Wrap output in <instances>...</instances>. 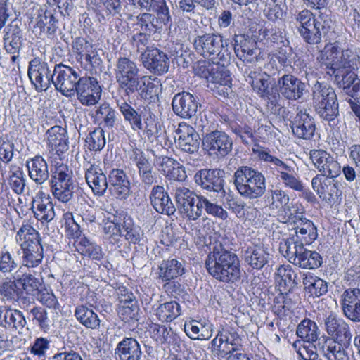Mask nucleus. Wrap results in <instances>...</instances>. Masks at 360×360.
<instances>
[{
    "label": "nucleus",
    "instance_id": "nucleus-1",
    "mask_svg": "<svg viewBox=\"0 0 360 360\" xmlns=\"http://www.w3.org/2000/svg\"><path fill=\"white\" fill-rule=\"evenodd\" d=\"M205 264L208 273L219 281L233 283L240 276L237 255L221 246L213 248L208 254Z\"/></svg>",
    "mask_w": 360,
    "mask_h": 360
},
{
    "label": "nucleus",
    "instance_id": "nucleus-2",
    "mask_svg": "<svg viewBox=\"0 0 360 360\" xmlns=\"http://www.w3.org/2000/svg\"><path fill=\"white\" fill-rule=\"evenodd\" d=\"M259 49H249V64L255 61L259 65L257 68L250 70L249 77L251 78V86L260 97L267 102L268 109L274 114H276L280 110V105L278 101L280 99V94L274 84L271 83L270 75L261 70V65L264 63V58L260 56Z\"/></svg>",
    "mask_w": 360,
    "mask_h": 360
},
{
    "label": "nucleus",
    "instance_id": "nucleus-3",
    "mask_svg": "<svg viewBox=\"0 0 360 360\" xmlns=\"http://www.w3.org/2000/svg\"><path fill=\"white\" fill-rule=\"evenodd\" d=\"M15 241L22 250V264L25 267L35 268L41 264L44 248L40 234L30 224H22L15 235Z\"/></svg>",
    "mask_w": 360,
    "mask_h": 360
},
{
    "label": "nucleus",
    "instance_id": "nucleus-4",
    "mask_svg": "<svg viewBox=\"0 0 360 360\" xmlns=\"http://www.w3.org/2000/svg\"><path fill=\"white\" fill-rule=\"evenodd\" d=\"M312 100L319 117L330 126L335 125L339 116V103L334 89L328 84L317 81L312 87Z\"/></svg>",
    "mask_w": 360,
    "mask_h": 360
},
{
    "label": "nucleus",
    "instance_id": "nucleus-5",
    "mask_svg": "<svg viewBox=\"0 0 360 360\" xmlns=\"http://www.w3.org/2000/svg\"><path fill=\"white\" fill-rule=\"evenodd\" d=\"M177 148L183 153L180 160L191 166H195L199 160L200 137L195 129L184 122H181L176 130Z\"/></svg>",
    "mask_w": 360,
    "mask_h": 360
},
{
    "label": "nucleus",
    "instance_id": "nucleus-6",
    "mask_svg": "<svg viewBox=\"0 0 360 360\" xmlns=\"http://www.w3.org/2000/svg\"><path fill=\"white\" fill-rule=\"evenodd\" d=\"M49 184L55 198L64 203L71 200L75 186L72 171L67 165L57 163L51 168Z\"/></svg>",
    "mask_w": 360,
    "mask_h": 360
},
{
    "label": "nucleus",
    "instance_id": "nucleus-7",
    "mask_svg": "<svg viewBox=\"0 0 360 360\" xmlns=\"http://www.w3.org/2000/svg\"><path fill=\"white\" fill-rule=\"evenodd\" d=\"M114 74L119 91L124 96L136 90L139 80L143 77L137 63L127 57H120L115 65Z\"/></svg>",
    "mask_w": 360,
    "mask_h": 360
},
{
    "label": "nucleus",
    "instance_id": "nucleus-8",
    "mask_svg": "<svg viewBox=\"0 0 360 360\" xmlns=\"http://www.w3.org/2000/svg\"><path fill=\"white\" fill-rule=\"evenodd\" d=\"M193 45L196 53L207 59V62L225 60L227 49L224 46L221 35L205 34L198 36Z\"/></svg>",
    "mask_w": 360,
    "mask_h": 360
},
{
    "label": "nucleus",
    "instance_id": "nucleus-9",
    "mask_svg": "<svg viewBox=\"0 0 360 360\" xmlns=\"http://www.w3.org/2000/svg\"><path fill=\"white\" fill-rule=\"evenodd\" d=\"M80 70L63 63L56 64L53 67V86L65 96H71L75 94L79 80L81 79Z\"/></svg>",
    "mask_w": 360,
    "mask_h": 360
},
{
    "label": "nucleus",
    "instance_id": "nucleus-10",
    "mask_svg": "<svg viewBox=\"0 0 360 360\" xmlns=\"http://www.w3.org/2000/svg\"><path fill=\"white\" fill-rule=\"evenodd\" d=\"M27 76L37 92L45 91L51 84L53 85V69L39 57H35L29 62Z\"/></svg>",
    "mask_w": 360,
    "mask_h": 360
},
{
    "label": "nucleus",
    "instance_id": "nucleus-11",
    "mask_svg": "<svg viewBox=\"0 0 360 360\" xmlns=\"http://www.w3.org/2000/svg\"><path fill=\"white\" fill-rule=\"evenodd\" d=\"M224 60L198 61L194 68L196 75L205 78L208 82L216 84H223L227 86L231 84L229 71L226 69Z\"/></svg>",
    "mask_w": 360,
    "mask_h": 360
},
{
    "label": "nucleus",
    "instance_id": "nucleus-12",
    "mask_svg": "<svg viewBox=\"0 0 360 360\" xmlns=\"http://www.w3.org/2000/svg\"><path fill=\"white\" fill-rule=\"evenodd\" d=\"M152 338L164 349L170 352L182 353L188 349L187 344L170 327L153 323L150 326Z\"/></svg>",
    "mask_w": 360,
    "mask_h": 360
},
{
    "label": "nucleus",
    "instance_id": "nucleus-13",
    "mask_svg": "<svg viewBox=\"0 0 360 360\" xmlns=\"http://www.w3.org/2000/svg\"><path fill=\"white\" fill-rule=\"evenodd\" d=\"M193 191L184 186L176 187L174 198L179 212L190 220H196L200 217V198Z\"/></svg>",
    "mask_w": 360,
    "mask_h": 360
},
{
    "label": "nucleus",
    "instance_id": "nucleus-14",
    "mask_svg": "<svg viewBox=\"0 0 360 360\" xmlns=\"http://www.w3.org/2000/svg\"><path fill=\"white\" fill-rule=\"evenodd\" d=\"M333 179L317 174L311 181L314 191L323 201L331 206L339 204L342 199V191L339 188L338 181Z\"/></svg>",
    "mask_w": 360,
    "mask_h": 360
},
{
    "label": "nucleus",
    "instance_id": "nucleus-15",
    "mask_svg": "<svg viewBox=\"0 0 360 360\" xmlns=\"http://www.w3.org/2000/svg\"><path fill=\"white\" fill-rule=\"evenodd\" d=\"M232 146V140L221 131H213L207 134L202 139L203 149L210 156L224 158L231 151Z\"/></svg>",
    "mask_w": 360,
    "mask_h": 360
},
{
    "label": "nucleus",
    "instance_id": "nucleus-16",
    "mask_svg": "<svg viewBox=\"0 0 360 360\" xmlns=\"http://www.w3.org/2000/svg\"><path fill=\"white\" fill-rule=\"evenodd\" d=\"M288 220L292 225L291 230L295 231V234H290L304 245H311L317 237V228L312 221L298 215L297 213H290L288 215Z\"/></svg>",
    "mask_w": 360,
    "mask_h": 360
},
{
    "label": "nucleus",
    "instance_id": "nucleus-17",
    "mask_svg": "<svg viewBox=\"0 0 360 360\" xmlns=\"http://www.w3.org/2000/svg\"><path fill=\"white\" fill-rule=\"evenodd\" d=\"M324 329L327 339L337 341L352 342L351 328L342 318L334 312H330L323 319Z\"/></svg>",
    "mask_w": 360,
    "mask_h": 360
},
{
    "label": "nucleus",
    "instance_id": "nucleus-18",
    "mask_svg": "<svg viewBox=\"0 0 360 360\" xmlns=\"http://www.w3.org/2000/svg\"><path fill=\"white\" fill-rule=\"evenodd\" d=\"M333 22L324 13H320L314 20L304 28H299V32L304 41L311 44L321 42L323 35H326L331 28Z\"/></svg>",
    "mask_w": 360,
    "mask_h": 360
},
{
    "label": "nucleus",
    "instance_id": "nucleus-19",
    "mask_svg": "<svg viewBox=\"0 0 360 360\" xmlns=\"http://www.w3.org/2000/svg\"><path fill=\"white\" fill-rule=\"evenodd\" d=\"M352 342L337 341L322 336L316 343V350L327 360H349L347 349Z\"/></svg>",
    "mask_w": 360,
    "mask_h": 360
},
{
    "label": "nucleus",
    "instance_id": "nucleus-20",
    "mask_svg": "<svg viewBox=\"0 0 360 360\" xmlns=\"http://www.w3.org/2000/svg\"><path fill=\"white\" fill-rule=\"evenodd\" d=\"M289 121L292 132L297 139L311 140L314 136L315 120L307 110H297V113L291 116Z\"/></svg>",
    "mask_w": 360,
    "mask_h": 360
},
{
    "label": "nucleus",
    "instance_id": "nucleus-21",
    "mask_svg": "<svg viewBox=\"0 0 360 360\" xmlns=\"http://www.w3.org/2000/svg\"><path fill=\"white\" fill-rule=\"evenodd\" d=\"M79 81L75 88L79 101L86 106L96 104L101 98L102 91L97 79L93 77L85 76Z\"/></svg>",
    "mask_w": 360,
    "mask_h": 360
},
{
    "label": "nucleus",
    "instance_id": "nucleus-22",
    "mask_svg": "<svg viewBox=\"0 0 360 360\" xmlns=\"http://www.w3.org/2000/svg\"><path fill=\"white\" fill-rule=\"evenodd\" d=\"M309 155L314 167L323 177L336 178L340 174V165L326 150H311Z\"/></svg>",
    "mask_w": 360,
    "mask_h": 360
},
{
    "label": "nucleus",
    "instance_id": "nucleus-23",
    "mask_svg": "<svg viewBox=\"0 0 360 360\" xmlns=\"http://www.w3.org/2000/svg\"><path fill=\"white\" fill-rule=\"evenodd\" d=\"M200 106L198 98L186 91L175 94L172 101L173 112L183 119L193 117Z\"/></svg>",
    "mask_w": 360,
    "mask_h": 360
},
{
    "label": "nucleus",
    "instance_id": "nucleus-24",
    "mask_svg": "<svg viewBox=\"0 0 360 360\" xmlns=\"http://www.w3.org/2000/svg\"><path fill=\"white\" fill-rule=\"evenodd\" d=\"M142 58L144 66L155 75H162L169 70V59L167 54L154 46L146 48Z\"/></svg>",
    "mask_w": 360,
    "mask_h": 360
},
{
    "label": "nucleus",
    "instance_id": "nucleus-25",
    "mask_svg": "<svg viewBox=\"0 0 360 360\" xmlns=\"http://www.w3.org/2000/svg\"><path fill=\"white\" fill-rule=\"evenodd\" d=\"M85 179L92 192L98 196L104 195L108 188V179L99 165L87 162L84 164Z\"/></svg>",
    "mask_w": 360,
    "mask_h": 360
},
{
    "label": "nucleus",
    "instance_id": "nucleus-26",
    "mask_svg": "<svg viewBox=\"0 0 360 360\" xmlns=\"http://www.w3.org/2000/svg\"><path fill=\"white\" fill-rule=\"evenodd\" d=\"M278 87L279 94L291 101L299 100L306 91L305 83L290 74H285L278 79Z\"/></svg>",
    "mask_w": 360,
    "mask_h": 360
},
{
    "label": "nucleus",
    "instance_id": "nucleus-27",
    "mask_svg": "<svg viewBox=\"0 0 360 360\" xmlns=\"http://www.w3.org/2000/svg\"><path fill=\"white\" fill-rule=\"evenodd\" d=\"M343 315L352 322H360V288L346 289L341 296Z\"/></svg>",
    "mask_w": 360,
    "mask_h": 360
},
{
    "label": "nucleus",
    "instance_id": "nucleus-28",
    "mask_svg": "<svg viewBox=\"0 0 360 360\" xmlns=\"http://www.w3.org/2000/svg\"><path fill=\"white\" fill-rule=\"evenodd\" d=\"M224 171L221 169H204L194 176L195 183L203 189L219 193L224 191Z\"/></svg>",
    "mask_w": 360,
    "mask_h": 360
},
{
    "label": "nucleus",
    "instance_id": "nucleus-29",
    "mask_svg": "<svg viewBox=\"0 0 360 360\" xmlns=\"http://www.w3.org/2000/svg\"><path fill=\"white\" fill-rule=\"evenodd\" d=\"M22 23L18 19L13 20L4 30V47L11 54L19 53L23 46Z\"/></svg>",
    "mask_w": 360,
    "mask_h": 360
},
{
    "label": "nucleus",
    "instance_id": "nucleus-30",
    "mask_svg": "<svg viewBox=\"0 0 360 360\" xmlns=\"http://www.w3.org/2000/svg\"><path fill=\"white\" fill-rule=\"evenodd\" d=\"M212 346L218 349L222 356H225L239 349L241 338L233 329H223L212 341Z\"/></svg>",
    "mask_w": 360,
    "mask_h": 360
},
{
    "label": "nucleus",
    "instance_id": "nucleus-31",
    "mask_svg": "<svg viewBox=\"0 0 360 360\" xmlns=\"http://www.w3.org/2000/svg\"><path fill=\"white\" fill-rule=\"evenodd\" d=\"M108 184L111 194L118 199H127L130 194V181L123 169H111L108 176Z\"/></svg>",
    "mask_w": 360,
    "mask_h": 360
},
{
    "label": "nucleus",
    "instance_id": "nucleus-32",
    "mask_svg": "<svg viewBox=\"0 0 360 360\" xmlns=\"http://www.w3.org/2000/svg\"><path fill=\"white\" fill-rule=\"evenodd\" d=\"M47 146L49 150L60 156L69 148V139L65 128L58 125L49 129L46 133Z\"/></svg>",
    "mask_w": 360,
    "mask_h": 360
},
{
    "label": "nucleus",
    "instance_id": "nucleus-33",
    "mask_svg": "<svg viewBox=\"0 0 360 360\" xmlns=\"http://www.w3.org/2000/svg\"><path fill=\"white\" fill-rule=\"evenodd\" d=\"M186 272L183 262L175 258H169L162 260L158 266L156 271L157 281H169L170 280L177 279L182 276Z\"/></svg>",
    "mask_w": 360,
    "mask_h": 360
},
{
    "label": "nucleus",
    "instance_id": "nucleus-34",
    "mask_svg": "<svg viewBox=\"0 0 360 360\" xmlns=\"http://www.w3.org/2000/svg\"><path fill=\"white\" fill-rule=\"evenodd\" d=\"M158 92L159 84L156 81V78L152 77L143 76L139 80V84L136 86V90L129 91L125 96L129 98L137 93L141 100L149 103H156L158 101Z\"/></svg>",
    "mask_w": 360,
    "mask_h": 360
},
{
    "label": "nucleus",
    "instance_id": "nucleus-35",
    "mask_svg": "<svg viewBox=\"0 0 360 360\" xmlns=\"http://www.w3.org/2000/svg\"><path fill=\"white\" fill-rule=\"evenodd\" d=\"M117 360H142L143 352L139 342L133 338H124L115 349Z\"/></svg>",
    "mask_w": 360,
    "mask_h": 360
},
{
    "label": "nucleus",
    "instance_id": "nucleus-36",
    "mask_svg": "<svg viewBox=\"0 0 360 360\" xmlns=\"http://www.w3.org/2000/svg\"><path fill=\"white\" fill-rule=\"evenodd\" d=\"M150 199L153 208L158 213L170 216L176 212L174 205L162 186H155L152 188Z\"/></svg>",
    "mask_w": 360,
    "mask_h": 360
},
{
    "label": "nucleus",
    "instance_id": "nucleus-37",
    "mask_svg": "<svg viewBox=\"0 0 360 360\" xmlns=\"http://www.w3.org/2000/svg\"><path fill=\"white\" fill-rule=\"evenodd\" d=\"M102 6L95 11L97 20L102 25L111 24L115 18L120 15L121 0H101Z\"/></svg>",
    "mask_w": 360,
    "mask_h": 360
},
{
    "label": "nucleus",
    "instance_id": "nucleus-38",
    "mask_svg": "<svg viewBox=\"0 0 360 360\" xmlns=\"http://www.w3.org/2000/svg\"><path fill=\"white\" fill-rule=\"evenodd\" d=\"M116 103L124 121L129 124L131 130L135 131L138 127H141V122L143 121L146 112H147L146 110H139V109H136L124 99L117 100Z\"/></svg>",
    "mask_w": 360,
    "mask_h": 360
},
{
    "label": "nucleus",
    "instance_id": "nucleus-39",
    "mask_svg": "<svg viewBox=\"0 0 360 360\" xmlns=\"http://www.w3.org/2000/svg\"><path fill=\"white\" fill-rule=\"evenodd\" d=\"M28 174L36 184H41L45 182L49 176L48 165L41 155H36L26 162Z\"/></svg>",
    "mask_w": 360,
    "mask_h": 360
},
{
    "label": "nucleus",
    "instance_id": "nucleus-40",
    "mask_svg": "<svg viewBox=\"0 0 360 360\" xmlns=\"http://www.w3.org/2000/svg\"><path fill=\"white\" fill-rule=\"evenodd\" d=\"M158 169L167 178L178 181H183L186 178L184 168L173 158L162 157L158 159Z\"/></svg>",
    "mask_w": 360,
    "mask_h": 360
},
{
    "label": "nucleus",
    "instance_id": "nucleus-41",
    "mask_svg": "<svg viewBox=\"0 0 360 360\" xmlns=\"http://www.w3.org/2000/svg\"><path fill=\"white\" fill-rule=\"evenodd\" d=\"M74 316L85 328L96 330L100 329L101 320L92 308L85 304L79 305L75 309Z\"/></svg>",
    "mask_w": 360,
    "mask_h": 360
},
{
    "label": "nucleus",
    "instance_id": "nucleus-42",
    "mask_svg": "<svg viewBox=\"0 0 360 360\" xmlns=\"http://www.w3.org/2000/svg\"><path fill=\"white\" fill-rule=\"evenodd\" d=\"M252 150V155H255V158L271 162L275 167L276 172L279 174L280 178L281 177L283 172L288 173L294 172L292 167L287 165L278 158L270 155L264 148L257 144H255Z\"/></svg>",
    "mask_w": 360,
    "mask_h": 360
},
{
    "label": "nucleus",
    "instance_id": "nucleus-43",
    "mask_svg": "<svg viewBox=\"0 0 360 360\" xmlns=\"http://www.w3.org/2000/svg\"><path fill=\"white\" fill-rule=\"evenodd\" d=\"M119 218L122 220V226L125 239L133 244H140L143 239V231L139 226L134 224L133 219L127 213H119Z\"/></svg>",
    "mask_w": 360,
    "mask_h": 360
},
{
    "label": "nucleus",
    "instance_id": "nucleus-44",
    "mask_svg": "<svg viewBox=\"0 0 360 360\" xmlns=\"http://www.w3.org/2000/svg\"><path fill=\"white\" fill-rule=\"evenodd\" d=\"M58 20L56 18L52 11L45 10L39 14L34 29L39 30V33L46 34L48 37H53L58 28Z\"/></svg>",
    "mask_w": 360,
    "mask_h": 360
},
{
    "label": "nucleus",
    "instance_id": "nucleus-45",
    "mask_svg": "<svg viewBox=\"0 0 360 360\" xmlns=\"http://www.w3.org/2000/svg\"><path fill=\"white\" fill-rule=\"evenodd\" d=\"M32 209L34 217L42 223H48L55 217L54 206L49 198L34 200Z\"/></svg>",
    "mask_w": 360,
    "mask_h": 360
},
{
    "label": "nucleus",
    "instance_id": "nucleus-46",
    "mask_svg": "<svg viewBox=\"0 0 360 360\" xmlns=\"http://www.w3.org/2000/svg\"><path fill=\"white\" fill-rule=\"evenodd\" d=\"M122 223V220L119 218V213L114 215L112 219L110 217L103 219V229L104 238L109 243L115 245L120 241L122 236L120 228Z\"/></svg>",
    "mask_w": 360,
    "mask_h": 360
},
{
    "label": "nucleus",
    "instance_id": "nucleus-47",
    "mask_svg": "<svg viewBox=\"0 0 360 360\" xmlns=\"http://www.w3.org/2000/svg\"><path fill=\"white\" fill-rule=\"evenodd\" d=\"M161 125L156 115L151 111L146 112V115L141 122V127H138L137 133L142 132L149 140L153 141L159 136Z\"/></svg>",
    "mask_w": 360,
    "mask_h": 360
},
{
    "label": "nucleus",
    "instance_id": "nucleus-48",
    "mask_svg": "<svg viewBox=\"0 0 360 360\" xmlns=\"http://www.w3.org/2000/svg\"><path fill=\"white\" fill-rule=\"evenodd\" d=\"M22 266L20 267L13 276V278L15 279V282L17 283L20 294H22V290L31 292L38 290L40 285L39 279L30 273L24 272Z\"/></svg>",
    "mask_w": 360,
    "mask_h": 360
},
{
    "label": "nucleus",
    "instance_id": "nucleus-49",
    "mask_svg": "<svg viewBox=\"0 0 360 360\" xmlns=\"http://www.w3.org/2000/svg\"><path fill=\"white\" fill-rule=\"evenodd\" d=\"M275 282L280 287L289 290L298 284L297 275L290 265H281L275 273Z\"/></svg>",
    "mask_w": 360,
    "mask_h": 360
},
{
    "label": "nucleus",
    "instance_id": "nucleus-50",
    "mask_svg": "<svg viewBox=\"0 0 360 360\" xmlns=\"http://www.w3.org/2000/svg\"><path fill=\"white\" fill-rule=\"evenodd\" d=\"M75 247L81 255L89 257L91 259L99 261L103 257L104 254L101 247L85 236L75 240Z\"/></svg>",
    "mask_w": 360,
    "mask_h": 360
},
{
    "label": "nucleus",
    "instance_id": "nucleus-51",
    "mask_svg": "<svg viewBox=\"0 0 360 360\" xmlns=\"http://www.w3.org/2000/svg\"><path fill=\"white\" fill-rule=\"evenodd\" d=\"M181 314V308L179 302L169 301L160 304L155 309L158 319L162 322H172Z\"/></svg>",
    "mask_w": 360,
    "mask_h": 360
},
{
    "label": "nucleus",
    "instance_id": "nucleus-52",
    "mask_svg": "<svg viewBox=\"0 0 360 360\" xmlns=\"http://www.w3.org/2000/svg\"><path fill=\"white\" fill-rule=\"evenodd\" d=\"M133 32L139 31L153 34L160 30V26L155 22L154 14L149 12L139 14L132 25Z\"/></svg>",
    "mask_w": 360,
    "mask_h": 360
},
{
    "label": "nucleus",
    "instance_id": "nucleus-53",
    "mask_svg": "<svg viewBox=\"0 0 360 360\" xmlns=\"http://www.w3.org/2000/svg\"><path fill=\"white\" fill-rule=\"evenodd\" d=\"M304 248V244L298 240H295V238L290 235L288 238L281 243L279 250L290 263L294 264Z\"/></svg>",
    "mask_w": 360,
    "mask_h": 360
},
{
    "label": "nucleus",
    "instance_id": "nucleus-54",
    "mask_svg": "<svg viewBox=\"0 0 360 360\" xmlns=\"http://www.w3.org/2000/svg\"><path fill=\"white\" fill-rule=\"evenodd\" d=\"M80 67L90 74H98L102 70L103 60L98 54L97 48L91 50L89 53L84 56L77 61Z\"/></svg>",
    "mask_w": 360,
    "mask_h": 360
},
{
    "label": "nucleus",
    "instance_id": "nucleus-55",
    "mask_svg": "<svg viewBox=\"0 0 360 360\" xmlns=\"http://www.w3.org/2000/svg\"><path fill=\"white\" fill-rule=\"evenodd\" d=\"M299 255L293 264L302 269H315L320 267L323 263L322 257L319 252L305 248Z\"/></svg>",
    "mask_w": 360,
    "mask_h": 360
},
{
    "label": "nucleus",
    "instance_id": "nucleus-56",
    "mask_svg": "<svg viewBox=\"0 0 360 360\" xmlns=\"http://www.w3.org/2000/svg\"><path fill=\"white\" fill-rule=\"evenodd\" d=\"M249 199L262 196L266 190L264 175L249 168Z\"/></svg>",
    "mask_w": 360,
    "mask_h": 360
},
{
    "label": "nucleus",
    "instance_id": "nucleus-57",
    "mask_svg": "<svg viewBox=\"0 0 360 360\" xmlns=\"http://www.w3.org/2000/svg\"><path fill=\"white\" fill-rule=\"evenodd\" d=\"M184 331L193 340H208L212 335L209 328L196 320L186 322Z\"/></svg>",
    "mask_w": 360,
    "mask_h": 360
},
{
    "label": "nucleus",
    "instance_id": "nucleus-58",
    "mask_svg": "<svg viewBox=\"0 0 360 360\" xmlns=\"http://www.w3.org/2000/svg\"><path fill=\"white\" fill-rule=\"evenodd\" d=\"M94 117L98 124L103 122L105 127L112 128L117 120V112L109 104L104 103L95 110Z\"/></svg>",
    "mask_w": 360,
    "mask_h": 360
},
{
    "label": "nucleus",
    "instance_id": "nucleus-59",
    "mask_svg": "<svg viewBox=\"0 0 360 360\" xmlns=\"http://www.w3.org/2000/svg\"><path fill=\"white\" fill-rule=\"evenodd\" d=\"M200 217L202 215L203 210L214 217L226 220L228 218V212L221 206L215 202H212L209 200L205 196L200 198Z\"/></svg>",
    "mask_w": 360,
    "mask_h": 360
},
{
    "label": "nucleus",
    "instance_id": "nucleus-60",
    "mask_svg": "<svg viewBox=\"0 0 360 360\" xmlns=\"http://www.w3.org/2000/svg\"><path fill=\"white\" fill-rule=\"evenodd\" d=\"M317 330L318 327L314 321L304 319L298 325L296 334L297 337L310 344L317 340Z\"/></svg>",
    "mask_w": 360,
    "mask_h": 360
},
{
    "label": "nucleus",
    "instance_id": "nucleus-61",
    "mask_svg": "<svg viewBox=\"0 0 360 360\" xmlns=\"http://www.w3.org/2000/svg\"><path fill=\"white\" fill-rule=\"evenodd\" d=\"M28 318L32 323L38 326L44 332L50 329L51 321L48 316L47 311L42 307H34L29 311Z\"/></svg>",
    "mask_w": 360,
    "mask_h": 360
},
{
    "label": "nucleus",
    "instance_id": "nucleus-62",
    "mask_svg": "<svg viewBox=\"0 0 360 360\" xmlns=\"http://www.w3.org/2000/svg\"><path fill=\"white\" fill-rule=\"evenodd\" d=\"M9 184L13 191L17 194L24 191L25 179L22 169L15 165H12L9 170Z\"/></svg>",
    "mask_w": 360,
    "mask_h": 360
},
{
    "label": "nucleus",
    "instance_id": "nucleus-63",
    "mask_svg": "<svg viewBox=\"0 0 360 360\" xmlns=\"http://www.w3.org/2000/svg\"><path fill=\"white\" fill-rule=\"evenodd\" d=\"M86 146L91 151H101L105 146V131L101 127L90 131L85 140Z\"/></svg>",
    "mask_w": 360,
    "mask_h": 360
},
{
    "label": "nucleus",
    "instance_id": "nucleus-64",
    "mask_svg": "<svg viewBox=\"0 0 360 360\" xmlns=\"http://www.w3.org/2000/svg\"><path fill=\"white\" fill-rule=\"evenodd\" d=\"M342 68L358 70L360 68V49H346L342 51L341 61Z\"/></svg>",
    "mask_w": 360,
    "mask_h": 360
}]
</instances>
